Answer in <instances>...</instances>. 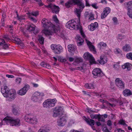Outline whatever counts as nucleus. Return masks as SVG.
<instances>
[{
    "label": "nucleus",
    "mask_w": 132,
    "mask_h": 132,
    "mask_svg": "<svg viewBox=\"0 0 132 132\" xmlns=\"http://www.w3.org/2000/svg\"><path fill=\"white\" fill-rule=\"evenodd\" d=\"M42 23L43 24V27L45 29L42 30V32L46 35H52L53 33H56L59 31V28L58 26L56 27L46 19H43Z\"/></svg>",
    "instance_id": "f257e3e1"
},
{
    "label": "nucleus",
    "mask_w": 132,
    "mask_h": 132,
    "mask_svg": "<svg viewBox=\"0 0 132 132\" xmlns=\"http://www.w3.org/2000/svg\"><path fill=\"white\" fill-rule=\"evenodd\" d=\"M65 25L67 28L70 30H79L82 36L84 38H85L86 36L83 32L81 26L80 25V21L78 20L77 19L69 21L66 23Z\"/></svg>",
    "instance_id": "f03ea898"
},
{
    "label": "nucleus",
    "mask_w": 132,
    "mask_h": 132,
    "mask_svg": "<svg viewBox=\"0 0 132 132\" xmlns=\"http://www.w3.org/2000/svg\"><path fill=\"white\" fill-rule=\"evenodd\" d=\"M1 92L4 97H9L12 99L15 98L16 94L15 90H9L8 87L5 85L1 87Z\"/></svg>",
    "instance_id": "7ed1b4c3"
},
{
    "label": "nucleus",
    "mask_w": 132,
    "mask_h": 132,
    "mask_svg": "<svg viewBox=\"0 0 132 132\" xmlns=\"http://www.w3.org/2000/svg\"><path fill=\"white\" fill-rule=\"evenodd\" d=\"M4 121L6 124H10L12 126H19L20 125V120L19 119H14L12 117L7 116L3 119Z\"/></svg>",
    "instance_id": "20e7f679"
},
{
    "label": "nucleus",
    "mask_w": 132,
    "mask_h": 132,
    "mask_svg": "<svg viewBox=\"0 0 132 132\" xmlns=\"http://www.w3.org/2000/svg\"><path fill=\"white\" fill-rule=\"evenodd\" d=\"M56 101L55 99H48L46 100L43 103V106L45 108H50L55 105Z\"/></svg>",
    "instance_id": "39448f33"
},
{
    "label": "nucleus",
    "mask_w": 132,
    "mask_h": 132,
    "mask_svg": "<svg viewBox=\"0 0 132 132\" xmlns=\"http://www.w3.org/2000/svg\"><path fill=\"white\" fill-rule=\"evenodd\" d=\"M51 49L55 54H60L63 51V48L60 45L52 44L51 45Z\"/></svg>",
    "instance_id": "423d86ee"
},
{
    "label": "nucleus",
    "mask_w": 132,
    "mask_h": 132,
    "mask_svg": "<svg viewBox=\"0 0 132 132\" xmlns=\"http://www.w3.org/2000/svg\"><path fill=\"white\" fill-rule=\"evenodd\" d=\"M44 96L43 93L36 92L33 95L31 100L34 102H38L42 100V97Z\"/></svg>",
    "instance_id": "0eeeda50"
},
{
    "label": "nucleus",
    "mask_w": 132,
    "mask_h": 132,
    "mask_svg": "<svg viewBox=\"0 0 132 132\" xmlns=\"http://www.w3.org/2000/svg\"><path fill=\"white\" fill-rule=\"evenodd\" d=\"M25 119L26 122L32 124L36 125L38 122V120L36 117H31L29 115L25 116Z\"/></svg>",
    "instance_id": "6e6552de"
},
{
    "label": "nucleus",
    "mask_w": 132,
    "mask_h": 132,
    "mask_svg": "<svg viewBox=\"0 0 132 132\" xmlns=\"http://www.w3.org/2000/svg\"><path fill=\"white\" fill-rule=\"evenodd\" d=\"M92 73L94 78L102 77L104 76V74L100 69L96 68L93 70Z\"/></svg>",
    "instance_id": "1a4fd4ad"
},
{
    "label": "nucleus",
    "mask_w": 132,
    "mask_h": 132,
    "mask_svg": "<svg viewBox=\"0 0 132 132\" xmlns=\"http://www.w3.org/2000/svg\"><path fill=\"white\" fill-rule=\"evenodd\" d=\"M54 114L53 116L56 117L58 116H61L64 113L62 108L60 107H56L53 110Z\"/></svg>",
    "instance_id": "9d476101"
},
{
    "label": "nucleus",
    "mask_w": 132,
    "mask_h": 132,
    "mask_svg": "<svg viewBox=\"0 0 132 132\" xmlns=\"http://www.w3.org/2000/svg\"><path fill=\"white\" fill-rule=\"evenodd\" d=\"M85 59L88 60L91 64L95 63V60L92 55L88 52L85 53L83 55Z\"/></svg>",
    "instance_id": "9b49d317"
},
{
    "label": "nucleus",
    "mask_w": 132,
    "mask_h": 132,
    "mask_svg": "<svg viewBox=\"0 0 132 132\" xmlns=\"http://www.w3.org/2000/svg\"><path fill=\"white\" fill-rule=\"evenodd\" d=\"M115 84L119 88L123 89L125 87V83L124 82L119 78H117L115 80Z\"/></svg>",
    "instance_id": "f8f14e48"
},
{
    "label": "nucleus",
    "mask_w": 132,
    "mask_h": 132,
    "mask_svg": "<svg viewBox=\"0 0 132 132\" xmlns=\"http://www.w3.org/2000/svg\"><path fill=\"white\" fill-rule=\"evenodd\" d=\"M30 86L29 85H25L22 88L18 91L17 93L21 96L24 95L26 94Z\"/></svg>",
    "instance_id": "ddd939ff"
},
{
    "label": "nucleus",
    "mask_w": 132,
    "mask_h": 132,
    "mask_svg": "<svg viewBox=\"0 0 132 132\" xmlns=\"http://www.w3.org/2000/svg\"><path fill=\"white\" fill-rule=\"evenodd\" d=\"M83 119L87 124L90 126L93 130H95L96 129L93 126L95 125V122L94 120L87 118L85 117H83Z\"/></svg>",
    "instance_id": "4468645a"
},
{
    "label": "nucleus",
    "mask_w": 132,
    "mask_h": 132,
    "mask_svg": "<svg viewBox=\"0 0 132 132\" xmlns=\"http://www.w3.org/2000/svg\"><path fill=\"white\" fill-rule=\"evenodd\" d=\"M48 8H50L52 10L53 13L57 14L58 13L59 11V9L58 6L54 5L53 4H50L47 6Z\"/></svg>",
    "instance_id": "2eb2a0df"
},
{
    "label": "nucleus",
    "mask_w": 132,
    "mask_h": 132,
    "mask_svg": "<svg viewBox=\"0 0 132 132\" xmlns=\"http://www.w3.org/2000/svg\"><path fill=\"white\" fill-rule=\"evenodd\" d=\"M111 9L109 7H106L104 8L103 12L101 15V18L103 19L106 18L110 12Z\"/></svg>",
    "instance_id": "dca6fc26"
},
{
    "label": "nucleus",
    "mask_w": 132,
    "mask_h": 132,
    "mask_svg": "<svg viewBox=\"0 0 132 132\" xmlns=\"http://www.w3.org/2000/svg\"><path fill=\"white\" fill-rule=\"evenodd\" d=\"M66 117L65 116L62 117L58 120L57 125L59 126H63L66 122Z\"/></svg>",
    "instance_id": "f3484780"
},
{
    "label": "nucleus",
    "mask_w": 132,
    "mask_h": 132,
    "mask_svg": "<svg viewBox=\"0 0 132 132\" xmlns=\"http://www.w3.org/2000/svg\"><path fill=\"white\" fill-rule=\"evenodd\" d=\"M98 26V23L96 22H95L94 23H91L88 26V28L89 30L93 31L95 30Z\"/></svg>",
    "instance_id": "a211bd4d"
},
{
    "label": "nucleus",
    "mask_w": 132,
    "mask_h": 132,
    "mask_svg": "<svg viewBox=\"0 0 132 132\" xmlns=\"http://www.w3.org/2000/svg\"><path fill=\"white\" fill-rule=\"evenodd\" d=\"M86 42L88 45L90 50L92 51L94 54H96V51L95 49V47L89 41L86 40Z\"/></svg>",
    "instance_id": "6ab92c4d"
},
{
    "label": "nucleus",
    "mask_w": 132,
    "mask_h": 132,
    "mask_svg": "<svg viewBox=\"0 0 132 132\" xmlns=\"http://www.w3.org/2000/svg\"><path fill=\"white\" fill-rule=\"evenodd\" d=\"M98 62L101 64H104L106 63L107 61L106 57L104 55H102L100 57V60H98Z\"/></svg>",
    "instance_id": "aec40b11"
},
{
    "label": "nucleus",
    "mask_w": 132,
    "mask_h": 132,
    "mask_svg": "<svg viewBox=\"0 0 132 132\" xmlns=\"http://www.w3.org/2000/svg\"><path fill=\"white\" fill-rule=\"evenodd\" d=\"M107 46L106 43L103 42H101L98 44V46L100 50H101L104 49Z\"/></svg>",
    "instance_id": "412c9836"
},
{
    "label": "nucleus",
    "mask_w": 132,
    "mask_h": 132,
    "mask_svg": "<svg viewBox=\"0 0 132 132\" xmlns=\"http://www.w3.org/2000/svg\"><path fill=\"white\" fill-rule=\"evenodd\" d=\"M132 65L129 63H125L122 66V68L125 69L127 68L128 70H130L131 68Z\"/></svg>",
    "instance_id": "4be33fe9"
},
{
    "label": "nucleus",
    "mask_w": 132,
    "mask_h": 132,
    "mask_svg": "<svg viewBox=\"0 0 132 132\" xmlns=\"http://www.w3.org/2000/svg\"><path fill=\"white\" fill-rule=\"evenodd\" d=\"M77 37L78 46L81 45L84 43V40L79 35H77Z\"/></svg>",
    "instance_id": "5701e85b"
},
{
    "label": "nucleus",
    "mask_w": 132,
    "mask_h": 132,
    "mask_svg": "<svg viewBox=\"0 0 132 132\" xmlns=\"http://www.w3.org/2000/svg\"><path fill=\"white\" fill-rule=\"evenodd\" d=\"M36 27L33 24H30L27 26V29L29 31H33L35 30Z\"/></svg>",
    "instance_id": "b1692460"
},
{
    "label": "nucleus",
    "mask_w": 132,
    "mask_h": 132,
    "mask_svg": "<svg viewBox=\"0 0 132 132\" xmlns=\"http://www.w3.org/2000/svg\"><path fill=\"white\" fill-rule=\"evenodd\" d=\"M131 48L129 44H126L122 47L123 50L125 51L128 52L131 50Z\"/></svg>",
    "instance_id": "393cba45"
},
{
    "label": "nucleus",
    "mask_w": 132,
    "mask_h": 132,
    "mask_svg": "<svg viewBox=\"0 0 132 132\" xmlns=\"http://www.w3.org/2000/svg\"><path fill=\"white\" fill-rule=\"evenodd\" d=\"M85 86L86 88L89 89H94L95 88L94 84L92 83L86 84Z\"/></svg>",
    "instance_id": "a878e982"
},
{
    "label": "nucleus",
    "mask_w": 132,
    "mask_h": 132,
    "mask_svg": "<svg viewBox=\"0 0 132 132\" xmlns=\"http://www.w3.org/2000/svg\"><path fill=\"white\" fill-rule=\"evenodd\" d=\"M76 47L73 44H70L68 46V50L70 52H72L74 51Z\"/></svg>",
    "instance_id": "bb28decb"
},
{
    "label": "nucleus",
    "mask_w": 132,
    "mask_h": 132,
    "mask_svg": "<svg viewBox=\"0 0 132 132\" xmlns=\"http://www.w3.org/2000/svg\"><path fill=\"white\" fill-rule=\"evenodd\" d=\"M12 37L13 38V40H14L17 44H20L21 43V41L20 39L15 37L14 35L12 34Z\"/></svg>",
    "instance_id": "cd10ccee"
},
{
    "label": "nucleus",
    "mask_w": 132,
    "mask_h": 132,
    "mask_svg": "<svg viewBox=\"0 0 132 132\" xmlns=\"http://www.w3.org/2000/svg\"><path fill=\"white\" fill-rule=\"evenodd\" d=\"M123 94L125 96L130 95L131 94L130 90L128 89H126L123 92Z\"/></svg>",
    "instance_id": "c85d7f7f"
},
{
    "label": "nucleus",
    "mask_w": 132,
    "mask_h": 132,
    "mask_svg": "<svg viewBox=\"0 0 132 132\" xmlns=\"http://www.w3.org/2000/svg\"><path fill=\"white\" fill-rule=\"evenodd\" d=\"M132 1H129L126 3V6L127 8V10L128 11V9L130 10H132L131 8H132Z\"/></svg>",
    "instance_id": "c756f323"
},
{
    "label": "nucleus",
    "mask_w": 132,
    "mask_h": 132,
    "mask_svg": "<svg viewBox=\"0 0 132 132\" xmlns=\"http://www.w3.org/2000/svg\"><path fill=\"white\" fill-rule=\"evenodd\" d=\"M82 11L79 9H76L75 12L76 14L78 17V20L80 21V13Z\"/></svg>",
    "instance_id": "7c9ffc66"
},
{
    "label": "nucleus",
    "mask_w": 132,
    "mask_h": 132,
    "mask_svg": "<svg viewBox=\"0 0 132 132\" xmlns=\"http://www.w3.org/2000/svg\"><path fill=\"white\" fill-rule=\"evenodd\" d=\"M113 68L116 70H119L120 68L119 63L118 62V63H116L113 65Z\"/></svg>",
    "instance_id": "2f4dec72"
},
{
    "label": "nucleus",
    "mask_w": 132,
    "mask_h": 132,
    "mask_svg": "<svg viewBox=\"0 0 132 132\" xmlns=\"http://www.w3.org/2000/svg\"><path fill=\"white\" fill-rule=\"evenodd\" d=\"M40 65L43 67L46 68L48 69H50L51 68L49 64H47L44 62H41Z\"/></svg>",
    "instance_id": "473e14b6"
},
{
    "label": "nucleus",
    "mask_w": 132,
    "mask_h": 132,
    "mask_svg": "<svg viewBox=\"0 0 132 132\" xmlns=\"http://www.w3.org/2000/svg\"><path fill=\"white\" fill-rule=\"evenodd\" d=\"M50 131L49 128L47 127L45 128L44 129L40 128L38 130V132H49Z\"/></svg>",
    "instance_id": "72a5a7b5"
},
{
    "label": "nucleus",
    "mask_w": 132,
    "mask_h": 132,
    "mask_svg": "<svg viewBox=\"0 0 132 132\" xmlns=\"http://www.w3.org/2000/svg\"><path fill=\"white\" fill-rule=\"evenodd\" d=\"M12 112L13 114L15 115H18L19 114L18 110L16 109V107H13L12 109Z\"/></svg>",
    "instance_id": "f704fd0d"
},
{
    "label": "nucleus",
    "mask_w": 132,
    "mask_h": 132,
    "mask_svg": "<svg viewBox=\"0 0 132 132\" xmlns=\"http://www.w3.org/2000/svg\"><path fill=\"white\" fill-rule=\"evenodd\" d=\"M38 40L41 44H43L44 43V38L42 36L39 35L38 36Z\"/></svg>",
    "instance_id": "c9c22d12"
},
{
    "label": "nucleus",
    "mask_w": 132,
    "mask_h": 132,
    "mask_svg": "<svg viewBox=\"0 0 132 132\" xmlns=\"http://www.w3.org/2000/svg\"><path fill=\"white\" fill-rule=\"evenodd\" d=\"M77 5L79 7V9L82 11V9L85 7L84 4L82 3L81 2L79 3Z\"/></svg>",
    "instance_id": "e433bc0d"
},
{
    "label": "nucleus",
    "mask_w": 132,
    "mask_h": 132,
    "mask_svg": "<svg viewBox=\"0 0 132 132\" xmlns=\"http://www.w3.org/2000/svg\"><path fill=\"white\" fill-rule=\"evenodd\" d=\"M88 13V12H87L86 13V15H88V16H89V20L90 21H91L94 19V17L93 14H92L91 13H90V14H89Z\"/></svg>",
    "instance_id": "4c0bfd02"
},
{
    "label": "nucleus",
    "mask_w": 132,
    "mask_h": 132,
    "mask_svg": "<svg viewBox=\"0 0 132 132\" xmlns=\"http://www.w3.org/2000/svg\"><path fill=\"white\" fill-rule=\"evenodd\" d=\"M73 5H77L81 2V0H70Z\"/></svg>",
    "instance_id": "58836bf2"
},
{
    "label": "nucleus",
    "mask_w": 132,
    "mask_h": 132,
    "mask_svg": "<svg viewBox=\"0 0 132 132\" xmlns=\"http://www.w3.org/2000/svg\"><path fill=\"white\" fill-rule=\"evenodd\" d=\"M82 61V59L81 58L76 57L75 58V62L76 63H78Z\"/></svg>",
    "instance_id": "ea45409f"
},
{
    "label": "nucleus",
    "mask_w": 132,
    "mask_h": 132,
    "mask_svg": "<svg viewBox=\"0 0 132 132\" xmlns=\"http://www.w3.org/2000/svg\"><path fill=\"white\" fill-rule=\"evenodd\" d=\"M3 38H4L7 41H8L11 40L9 36L7 34H5L2 36Z\"/></svg>",
    "instance_id": "a19ab883"
},
{
    "label": "nucleus",
    "mask_w": 132,
    "mask_h": 132,
    "mask_svg": "<svg viewBox=\"0 0 132 132\" xmlns=\"http://www.w3.org/2000/svg\"><path fill=\"white\" fill-rule=\"evenodd\" d=\"M126 56L127 59L132 60V53H129L127 54Z\"/></svg>",
    "instance_id": "79ce46f5"
},
{
    "label": "nucleus",
    "mask_w": 132,
    "mask_h": 132,
    "mask_svg": "<svg viewBox=\"0 0 132 132\" xmlns=\"http://www.w3.org/2000/svg\"><path fill=\"white\" fill-rule=\"evenodd\" d=\"M72 2L70 0L68 2H67L65 3V5L66 7L69 8L70 7V5H73Z\"/></svg>",
    "instance_id": "37998d69"
},
{
    "label": "nucleus",
    "mask_w": 132,
    "mask_h": 132,
    "mask_svg": "<svg viewBox=\"0 0 132 132\" xmlns=\"http://www.w3.org/2000/svg\"><path fill=\"white\" fill-rule=\"evenodd\" d=\"M28 14L31 15H32L36 16L38 15V13L37 11H36V12H33L31 13L28 12Z\"/></svg>",
    "instance_id": "c03bdc74"
},
{
    "label": "nucleus",
    "mask_w": 132,
    "mask_h": 132,
    "mask_svg": "<svg viewBox=\"0 0 132 132\" xmlns=\"http://www.w3.org/2000/svg\"><path fill=\"white\" fill-rule=\"evenodd\" d=\"M127 14L129 18L132 19V10H130L128 9Z\"/></svg>",
    "instance_id": "a18cd8bd"
},
{
    "label": "nucleus",
    "mask_w": 132,
    "mask_h": 132,
    "mask_svg": "<svg viewBox=\"0 0 132 132\" xmlns=\"http://www.w3.org/2000/svg\"><path fill=\"white\" fill-rule=\"evenodd\" d=\"M119 123L121 125H122L124 126H127V124L125 122V121L121 119L119 121Z\"/></svg>",
    "instance_id": "49530a36"
},
{
    "label": "nucleus",
    "mask_w": 132,
    "mask_h": 132,
    "mask_svg": "<svg viewBox=\"0 0 132 132\" xmlns=\"http://www.w3.org/2000/svg\"><path fill=\"white\" fill-rule=\"evenodd\" d=\"M90 117L92 119H97L98 117V115L97 114H92L90 115Z\"/></svg>",
    "instance_id": "de8ad7c7"
},
{
    "label": "nucleus",
    "mask_w": 132,
    "mask_h": 132,
    "mask_svg": "<svg viewBox=\"0 0 132 132\" xmlns=\"http://www.w3.org/2000/svg\"><path fill=\"white\" fill-rule=\"evenodd\" d=\"M103 117L102 115L101 116H99L98 115V120L102 122H104L105 121V119L103 118Z\"/></svg>",
    "instance_id": "09e8293b"
},
{
    "label": "nucleus",
    "mask_w": 132,
    "mask_h": 132,
    "mask_svg": "<svg viewBox=\"0 0 132 132\" xmlns=\"http://www.w3.org/2000/svg\"><path fill=\"white\" fill-rule=\"evenodd\" d=\"M100 96L101 98L104 99L107 98H108L107 96L106 95L103 94H101L100 95Z\"/></svg>",
    "instance_id": "8fccbe9b"
},
{
    "label": "nucleus",
    "mask_w": 132,
    "mask_h": 132,
    "mask_svg": "<svg viewBox=\"0 0 132 132\" xmlns=\"http://www.w3.org/2000/svg\"><path fill=\"white\" fill-rule=\"evenodd\" d=\"M17 17L18 18V20L19 21H21L23 20H24L25 18L23 16H19L18 14H17Z\"/></svg>",
    "instance_id": "3c124183"
},
{
    "label": "nucleus",
    "mask_w": 132,
    "mask_h": 132,
    "mask_svg": "<svg viewBox=\"0 0 132 132\" xmlns=\"http://www.w3.org/2000/svg\"><path fill=\"white\" fill-rule=\"evenodd\" d=\"M124 38V36L120 34H118L117 36V38L118 40H121Z\"/></svg>",
    "instance_id": "603ef678"
},
{
    "label": "nucleus",
    "mask_w": 132,
    "mask_h": 132,
    "mask_svg": "<svg viewBox=\"0 0 132 132\" xmlns=\"http://www.w3.org/2000/svg\"><path fill=\"white\" fill-rule=\"evenodd\" d=\"M10 45L9 44H7L5 42V43L4 44L3 46V48L4 49H6Z\"/></svg>",
    "instance_id": "864d4df0"
},
{
    "label": "nucleus",
    "mask_w": 132,
    "mask_h": 132,
    "mask_svg": "<svg viewBox=\"0 0 132 132\" xmlns=\"http://www.w3.org/2000/svg\"><path fill=\"white\" fill-rule=\"evenodd\" d=\"M21 79L20 78H17L16 80V82L18 84H20L21 82Z\"/></svg>",
    "instance_id": "5fc2aeb1"
},
{
    "label": "nucleus",
    "mask_w": 132,
    "mask_h": 132,
    "mask_svg": "<svg viewBox=\"0 0 132 132\" xmlns=\"http://www.w3.org/2000/svg\"><path fill=\"white\" fill-rule=\"evenodd\" d=\"M86 111L90 113H92L94 112L91 109L89 108H87L86 109Z\"/></svg>",
    "instance_id": "6e6d98bb"
},
{
    "label": "nucleus",
    "mask_w": 132,
    "mask_h": 132,
    "mask_svg": "<svg viewBox=\"0 0 132 132\" xmlns=\"http://www.w3.org/2000/svg\"><path fill=\"white\" fill-rule=\"evenodd\" d=\"M102 130L104 132H111L106 127H104L103 128Z\"/></svg>",
    "instance_id": "4d7b16f0"
},
{
    "label": "nucleus",
    "mask_w": 132,
    "mask_h": 132,
    "mask_svg": "<svg viewBox=\"0 0 132 132\" xmlns=\"http://www.w3.org/2000/svg\"><path fill=\"white\" fill-rule=\"evenodd\" d=\"M29 15V18L30 19V20H31L32 21L34 22H36V19L32 17L31 15Z\"/></svg>",
    "instance_id": "13d9d810"
},
{
    "label": "nucleus",
    "mask_w": 132,
    "mask_h": 132,
    "mask_svg": "<svg viewBox=\"0 0 132 132\" xmlns=\"http://www.w3.org/2000/svg\"><path fill=\"white\" fill-rule=\"evenodd\" d=\"M84 65H83L82 66H81L80 67H78L76 68V69L81 70L84 69Z\"/></svg>",
    "instance_id": "bf43d9fd"
},
{
    "label": "nucleus",
    "mask_w": 132,
    "mask_h": 132,
    "mask_svg": "<svg viewBox=\"0 0 132 132\" xmlns=\"http://www.w3.org/2000/svg\"><path fill=\"white\" fill-rule=\"evenodd\" d=\"M115 132H125L124 130H122L120 128L117 129L115 130Z\"/></svg>",
    "instance_id": "052dcab7"
},
{
    "label": "nucleus",
    "mask_w": 132,
    "mask_h": 132,
    "mask_svg": "<svg viewBox=\"0 0 132 132\" xmlns=\"http://www.w3.org/2000/svg\"><path fill=\"white\" fill-rule=\"evenodd\" d=\"M5 42V41L4 39H2L1 41H0V46H3Z\"/></svg>",
    "instance_id": "680f3d73"
},
{
    "label": "nucleus",
    "mask_w": 132,
    "mask_h": 132,
    "mask_svg": "<svg viewBox=\"0 0 132 132\" xmlns=\"http://www.w3.org/2000/svg\"><path fill=\"white\" fill-rule=\"evenodd\" d=\"M91 6L95 9L98 8V7L97 6V3H94L92 4Z\"/></svg>",
    "instance_id": "e2e57ef3"
},
{
    "label": "nucleus",
    "mask_w": 132,
    "mask_h": 132,
    "mask_svg": "<svg viewBox=\"0 0 132 132\" xmlns=\"http://www.w3.org/2000/svg\"><path fill=\"white\" fill-rule=\"evenodd\" d=\"M107 125L109 126H110L112 125V123L111 121L110 120L108 121L107 122Z\"/></svg>",
    "instance_id": "0e129e2a"
},
{
    "label": "nucleus",
    "mask_w": 132,
    "mask_h": 132,
    "mask_svg": "<svg viewBox=\"0 0 132 132\" xmlns=\"http://www.w3.org/2000/svg\"><path fill=\"white\" fill-rule=\"evenodd\" d=\"M35 1L39 3L38 4L40 6H42L43 4L41 2V0H34Z\"/></svg>",
    "instance_id": "69168bd1"
},
{
    "label": "nucleus",
    "mask_w": 132,
    "mask_h": 132,
    "mask_svg": "<svg viewBox=\"0 0 132 132\" xmlns=\"http://www.w3.org/2000/svg\"><path fill=\"white\" fill-rule=\"evenodd\" d=\"M74 121L73 120H71L70 121L69 123V125L70 126H71L72 124L74 123Z\"/></svg>",
    "instance_id": "338daca9"
},
{
    "label": "nucleus",
    "mask_w": 132,
    "mask_h": 132,
    "mask_svg": "<svg viewBox=\"0 0 132 132\" xmlns=\"http://www.w3.org/2000/svg\"><path fill=\"white\" fill-rule=\"evenodd\" d=\"M113 22H114V23L115 24H116L117 23V21H118V20H117V18H116V17L113 18Z\"/></svg>",
    "instance_id": "774afa93"
}]
</instances>
